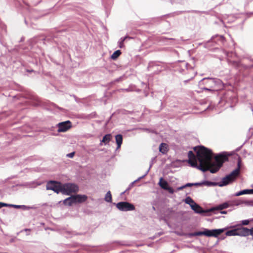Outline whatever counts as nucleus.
Masks as SVG:
<instances>
[{
  "label": "nucleus",
  "mask_w": 253,
  "mask_h": 253,
  "mask_svg": "<svg viewBox=\"0 0 253 253\" xmlns=\"http://www.w3.org/2000/svg\"><path fill=\"white\" fill-rule=\"evenodd\" d=\"M194 150L196 152L198 156L204 158L207 167H203L201 164L198 165L196 162L190 160H188L187 162L190 167L196 168L203 172L210 171L211 173H215L223 166L225 162L228 161V154L226 151L216 154L214 157V160L212 161L214 154L211 149L203 145H199L195 147Z\"/></svg>",
  "instance_id": "1"
},
{
  "label": "nucleus",
  "mask_w": 253,
  "mask_h": 253,
  "mask_svg": "<svg viewBox=\"0 0 253 253\" xmlns=\"http://www.w3.org/2000/svg\"><path fill=\"white\" fill-rule=\"evenodd\" d=\"M79 190L78 185L74 183L66 182L62 183V194L69 196L73 193H77Z\"/></svg>",
  "instance_id": "2"
},
{
  "label": "nucleus",
  "mask_w": 253,
  "mask_h": 253,
  "mask_svg": "<svg viewBox=\"0 0 253 253\" xmlns=\"http://www.w3.org/2000/svg\"><path fill=\"white\" fill-rule=\"evenodd\" d=\"M242 203V202L238 200L228 201L209 208V211H211L224 210L230 207L239 206Z\"/></svg>",
  "instance_id": "3"
},
{
  "label": "nucleus",
  "mask_w": 253,
  "mask_h": 253,
  "mask_svg": "<svg viewBox=\"0 0 253 253\" xmlns=\"http://www.w3.org/2000/svg\"><path fill=\"white\" fill-rule=\"evenodd\" d=\"M221 81L215 78H206L202 79L200 82L201 85H206L207 87H205L203 89L205 90H211L215 86L219 84Z\"/></svg>",
  "instance_id": "4"
},
{
  "label": "nucleus",
  "mask_w": 253,
  "mask_h": 253,
  "mask_svg": "<svg viewBox=\"0 0 253 253\" xmlns=\"http://www.w3.org/2000/svg\"><path fill=\"white\" fill-rule=\"evenodd\" d=\"M62 183L58 180H50L47 181L46 189L52 190L56 194L62 193Z\"/></svg>",
  "instance_id": "5"
},
{
  "label": "nucleus",
  "mask_w": 253,
  "mask_h": 253,
  "mask_svg": "<svg viewBox=\"0 0 253 253\" xmlns=\"http://www.w3.org/2000/svg\"><path fill=\"white\" fill-rule=\"evenodd\" d=\"M113 205H115L116 208L122 211H133L135 209L134 205L127 201H121L117 203H114Z\"/></svg>",
  "instance_id": "6"
},
{
  "label": "nucleus",
  "mask_w": 253,
  "mask_h": 253,
  "mask_svg": "<svg viewBox=\"0 0 253 253\" xmlns=\"http://www.w3.org/2000/svg\"><path fill=\"white\" fill-rule=\"evenodd\" d=\"M227 228L210 229L205 228V236L208 237L218 238L222 233L225 231Z\"/></svg>",
  "instance_id": "7"
},
{
  "label": "nucleus",
  "mask_w": 253,
  "mask_h": 253,
  "mask_svg": "<svg viewBox=\"0 0 253 253\" xmlns=\"http://www.w3.org/2000/svg\"><path fill=\"white\" fill-rule=\"evenodd\" d=\"M238 236L241 237H246L249 235L252 236L253 234V227L250 229L245 227L242 225H238Z\"/></svg>",
  "instance_id": "8"
},
{
  "label": "nucleus",
  "mask_w": 253,
  "mask_h": 253,
  "mask_svg": "<svg viewBox=\"0 0 253 253\" xmlns=\"http://www.w3.org/2000/svg\"><path fill=\"white\" fill-rule=\"evenodd\" d=\"M191 209L194 211L195 213L199 214L202 215H211L210 211H209V209L204 210L199 204H198L196 203L193 205V207L191 208Z\"/></svg>",
  "instance_id": "9"
},
{
  "label": "nucleus",
  "mask_w": 253,
  "mask_h": 253,
  "mask_svg": "<svg viewBox=\"0 0 253 253\" xmlns=\"http://www.w3.org/2000/svg\"><path fill=\"white\" fill-rule=\"evenodd\" d=\"M224 228H227L225 230V236H238V225L234 224L232 225H228Z\"/></svg>",
  "instance_id": "10"
},
{
  "label": "nucleus",
  "mask_w": 253,
  "mask_h": 253,
  "mask_svg": "<svg viewBox=\"0 0 253 253\" xmlns=\"http://www.w3.org/2000/svg\"><path fill=\"white\" fill-rule=\"evenodd\" d=\"M114 248L113 244L93 247L92 251L96 252H107L112 250Z\"/></svg>",
  "instance_id": "11"
},
{
  "label": "nucleus",
  "mask_w": 253,
  "mask_h": 253,
  "mask_svg": "<svg viewBox=\"0 0 253 253\" xmlns=\"http://www.w3.org/2000/svg\"><path fill=\"white\" fill-rule=\"evenodd\" d=\"M236 180V178H232L228 174L222 177L221 181L218 182V186L224 187L231 184Z\"/></svg>",
  "instance_id": "12"
},
{
  "label": "nucleus",
  "mask_w": 253,
  "mask_h": 253,
  "mask_svg": "<svg viewBox=\"0 0 253 253\" xmlns=\"http://www.w3.org/2000/svg\"><path fill=\"white\" fill-rule=\"evenodd\" d=\"M75 199V205L82 204L85 202L87 199V196L84 194H74Z\"/></svg>",
  "instance_id": "13"
},
{
  "label": "nucleus",
  "mask_w": 253,
  "mask_h": 253,
  "mask_svg": "<svg viewBox=\"0 0 253 253\" xmlns=\"http://www.w3.org/2000/svg\"><path fill=\"white\" fill-rule=\"evenodd\" d=\"M113 138L112 135L111 133H107L104 135L102 139L100 140V142L99 145L100 146L106 145H107L110 141H112Z\"/></svg>",
  "instance_id": "14"
},
{
  "label": "nucleus",
  "mask_w": 253,
  "mask_h": 253,
  "mask_svg": "<svg viewBox=\"0 0 253 253\" xmlns=\"http://www.w3.org/2000/svg\"><path fill=\"white\" fill-rule=\"evenodd\" d=\"M241 163V160L240 158L238 159L237 167L234 170L231 171L228 175L232 178H236L235 176H237L239 172L240 168V164Z\"/></svg>",
  "instance_id": "15"
},
{
  "label": "nucleus",
  "mask_w": 253,
  "mask_h": 253,
  "mask_svg": "<svg viewBox=\"0 0 253 253\" xmlns=\"http://www.w3.org/2000/svg\"><path fill=\"white\" fill-rule=\"evenodd\" d=\"M70 196L65 199L62 202L65 206L71 207L75 205V197L74 195H70Z\"/></svg>",
  "instance_id": "16"
},
{
  "label": "nucleus",
  "mask_w": 253,
  "mask_h": 253,
  "mask_svg": "<svg viewBox=\"0 0 253 253\" xmlns=\"http://www.w3.org/2000/svg\"><path fill=\"white\" fill-rule=\"evenodd\" d=\"M201 231H199L194 232H189L186 234V236L188 238H192L195 236H205V228H202Z\"/></svg>",
  "instance_id": "17"
},
{
  "label": "nucleus",
  "mask_w": 253,
  "mask_h": 253,
  "mask_svg": "<svg viewBox=\"0 0 253 253\" xmlns=\"http://www.w3.org/2000/svg\"><path fill=\"white\" fill-rule=\"evenodd\" d=\"M42 182H39L36 180L32 181L26 182V188L34 189L36 188L37 186L42 185Z\"/></svg>",
  "instance_id": "18"
},
{
  "label": "nucleus",
  "mask_w": 253,
  "mask_h": 253,
  "mask_svg": "<svg viewBox=\"0 0 253 253\" xmlns=\"http://www.w3.org/2000/svg\"><path fill=\"white\" fill-rule=\"evenodd\" d=\"M244 194L253 195V189H245L235 193L233 195L238 197Z\"/></svg>",
  "instance_id": "19"
},
{
  "label": "nucleus",
  "mask_w": 253,
  "mask_h": 253,
  "mask_svg": "<svg viewBox=\"0 0 253 253\" xmlns=\"http://www.w3.org/2000/svg\"><path fill=\"white\" fill-rule=\"evenodd\" d=\"M115 138L116 143L117 144L116 150H117L121 148L123 140V135L121 134H118L115 135Z\"/></svg>",
  "instance_id": "20"
},
{
  "label": "nucleus",
  "mask_w": 253,
  "mask_h": 253,
  "mask_svg": "<svg viewBox=\"0 0 253 253\" xmlns=\"http://www.w3.org/2000/svg\"><path fill=\"white\" fill-rule=\"evenodd\" d=\"M148 171H146L144 175L138 177L137 179H136L134 181H133V182H131L129 184L128 187L126 189V191H128L130 190L133 187V186H134V185L135 183L138 182L141 179L144 178L148 174Z\"/></svg>",
  "instance_id": "21"
},
{
  "label": "nucleus",
  "mask_w": 253,
  "mask_h": 253,
  "mask_svg": "<svg viewBox=\"0 0 253 253\" xmlns=\"http://www.w3.org/2000/svg\"><path fill=\"white\" fill-rule=\"evenodd\" d=\"M12 208H14L16 209H21L23 210H29L30 209H33L35 208L33 206H28L26 205H12Z\"/></svg>",
  "instance_id": "22"
},
{
  "label": "nucleus",
  "mask_w": 253,
  "mask_h": 253,
  "mask_svg": "<svg viewBox=\"0 0 253 253\" xmlns=\"http://www.w3.org/2000/svg\"><path fill=\"white\" fill-rule=\"evenodd\" d=\"M183 201L186 204L189 205L190 208L193 207V205L196 203L194 200L190 196H187Z\"/></svg>",
  "instance_id": "23"
},
{
  "label": "nucleus",
  "mask_w": 253,
  "mask_h": 253,
  "mask_svg": "<svg viewBox=\"0 0 253 253\" xmlns=\"http://www.w3.org/2000/svg\"><path fill=\"white\" fill-rule=\"evenodd\" d=\"M138 129H141L143 131L148 132L156 133V131L152 129L150 127H133L132 129H128L127 131H133Z\"/></svg>",
  "instance_id": "24"
},
{
  "label": "nucleus",
  "mask_w": 253,
  "mask_h": 253,
  "mask_svg": "<svg viewBox=\"0 0 253 253\" xmlns=\"http://www.w3.org/2000/svg\"><path fill=\"white\" fill-rule=\"evenodd\" d=\"M158 184L163 189H166L168 186V182L163 177H160Z\"/></svg>",
  "instance_id": "25"
},
{
  "label": "nucleus",
  "mask_w": 253,
  "mask_h": 253,
  "mask_svg": "<svg viewBox=\"0 0 253 253\" xmlns=\"http://www.w3.org/2000/svg\"><path fill=\"white\" fill-rule=\"evenodd\" d=\"M204 186L208 187L216 186H218V182L208 180H204Z\"/></svg>",
  "instance_id": "26"
},
{
  "label": "nucleus",
  "mask_w": 253,
  "mask_h": 253,
  "mask_svg": "<svg viewBox=\"0 0 253 253\" xmlns=\"http://www.w3.org/2000/svg\"><path fill=\"white\" fill-rule=\"evenodd\" d=\"M159 151L163 154H166L168 151L167 145L164 143H162L159 146Z\"/></svg>",
  "instance_id": "27"
},
{
  "label": "nucleus",
  "mask_w": 253,
  "mask_h": 253,
  "mask_svg": "<svg viewBox=\"0 0 253 253\" xmlns=\"http://www.w3.org/2000/svg\"><path fill=\"white\" fill-rule=\"evenodd\" d=\"M72 126V123L70 121H67L59 123L56 125V126Z\"/></svg>",
  "instance_id": "28"
},
{
  "label": "nucleus",
  "mask_w": 253,
  "mask_h": 253,
  "mask_svg": "<svg viewBox=\"0 0 253 253\" xmlns=\"http://www.w3.org/2000/svg\"><path fill=\"white\" fill-rule=\"evenodd\" d=\"M104 200L108 203H111L112 201V194L110 191H108L105 194Z\"/></svg>",
  "instance_id": "29"
},
{
  "label": "nucleus",
  "mask_w": 253,
  "mask_h": 253,
  "mask_svg": "<svg viewBox=\"0 0 253 253\" xmlns=\"http://www.w3.org/2000/svg\"><path fill=\"white\" fill-rule=\"evenodd\" d=\"M174 213H175V211L172 208H168L166 211V215L168 218Z\"/></svg>",
  "instance_id": "30"
},
{
  "label": "nucleus",
  "mask_w": 253,
  "mask_h": 253,
  "mask_svg": "<svg viewBox=\"0 0 253 253\" xmlns=\"http://www.w3.org/2000/svg\"><path fill=\"white\" fill-rule=\"evenodd\" d=\"M192 186V184H191V183H190V182L186 183L185 184H183L180 186L177 187L176 188V191L182 190L184 188H186L187 187H190Z\"/></svg>",
  "instance_id": "31"
},
{
  "label": "nucleus",
  "mask_w": 253,
  "mask_h": 253,
  "mask_svg": "<svg viewBox=\"0 0 253 253\" xmlns=\"http://www.w3.org/2000/svg\"><path fill=\"white\" fill-rule=\"evenodd\" d=\"M240 223H239L236 224V225H242V226H243V225H248V224H249V223L252 222V220L251 218L244 219L241 220V221H240Z\"/></svg>",
  "instance_id": "32"
},
{
  "label": "nucleus",
  "mask_w": 253,
  "mask_h": 253,
  "mask_svg": "<svg viewBox=\"0 0 253 253\" xmlns=\"http://www.w3.org/2000/svg\"><path fill=\"white\" fill-rule=\"evenodd\" d=\"M121 51L120 50H117L111 55V58L113 60H115L121 55Z\"/></svg>",
  "instance_id": "33"
},
{
  "label": "nucleus",
  "mask_w": 253,
  "mask_h": 253,
  "mask_svg": "<svg viewBox=\"0 0 253 253\" xmlns=\"http://www.w3.org/2000/svg\"><path fill=\"white\" fill-rule=\"evenodd\" d=\"M25 187L26 188V182H22V183H18L15 185H13L12 187H11V188L12 190H17V189H16V187Z\"/></svg>",
  "instance_id": "34"
},
{
  "label": "nucleus",
  "mask_w": 253,
  "mask_h": 253,
  "mask_svg": "<svg viewBox=\"0 0 253 253\" xmlns=\"http://www.w3.org/2000/svg\"><path fill=\"white\" fill-rule=\"evenodd\" d=\"M228 212L227 211H224L223 210H217L215 211H211V213L216 214L217 213H220L221 214H227Z\"/></svg>",
  "instance_id": "35"
},
{
  "label": "nucleus",
  "mask_w": 253,
  "mask_h": 253,
  "mask_svg": "<svg viewBox=\"0 0 253 253\" xmlns=\"http://www.w3.org/2000/svg\"><path fill=\"white\" fill-rule=\"evenodd\" d=\"M127 38H130V37H126L125 38H124L123 39L121 38V41L119 42V47L120 48H123L125 47V45H124V42L125 41V40Z\"/></svg>",
  "instance_id": "36"
},
{
  "label": "nucleus",
  "mask_w": 253,
  "mask_h": 253,
  "mask_svg": "<svg viewBox=\"0 0 253 253\" xmlns=\"http://www.w3.org/2000/svg\"><path fill=\"white\" fill-rule=\"evenodd\" d=\"M165 190H167L170 194H173L174 193L177 192L178 191H176V189L174 190L172 187L169 186H168Z\"/></svg>",
  "instance_id": "37"
},
{
  "label": "nucleus",
  "mask_w": 253,
  "mask_h": 253,
  "mask_svg": "<svg viewBox=\"0 0 253 253\" xmlns=\"http://www.w3.org/2000/svg\"><path fill=\"white\" fill-rule=\"evenodd\" d=\"M188 160H191L192 159H195V156L194 155L193 152L192 151H188Z\"/></svg>",
  "instance_id": "38"
},
{
  "label": "nucleus",
  "mask_w": 253,
  "mask_h": 253,
  "mask_svg": "<svg viewBox=\"0 0 253 253\" xmlns=\"http://www.w3.org/2000/svg\"><path fill=\"white\" fill-rule=\"evenodd\" d=\"M156 161V157H153L152 159H151V160L150 161V166H149V168L146 171H149L150 169L152 168L153 165L154 164V163H155Z\"/></svg>",
  "instance_id": "39"
},
{
  "label": "nucleus",
  "mask_w": 253,
  "mask_h": 253,
  "mask_svg": "<svg viewBox=\"0 0 253 253\" xmlns=\"http://www.w3.org/2000/svg\"><path fill=\"white\" fill-rule=\"evenodd\" d=\"M12 205L0 202V209L2 207H12Z\"/></svg>",
  "instance_id": "40"
},
{
  "label": "nucleus",
  "mask_w": 253,
  "mask_h": 253,
  "mask_svg": "<svg viewBox=\"0 0 253 253\" xmlns=\"http://www.w3.org/2000/svg\"><path fill=\"white\" fill-rule=\"evenodd\" d=\"M58 129H57V131L58 132H66L68 130H69V129L71 128V127H58Z\"/></svg>",
  "instance_id": "41"
},
{
  "label": "nucleus",
  "mask_w": 253,
  "mask_h": 253,
  "mask_svg": "<svg viewBox=\"0 0 253 253\" xmlns=\"http://www.w3.org/2000/svg\"><path fill=\"white\" fill-rule=\"evenodd\" d=\"M253 135V127H250L247 133V137L250 138Z\"/></svg>",
  "instance_id": "42"
},
{
  "label": "nucleus",
  "mask_w": 253,
  "mask_h": 253,
  "mask_svg": "<svg viewBox=\"0 0 253 253\" xmlns=\"http://www.w3.org/2000/svg\"><path fill=\"white\" fill-rule=\"evenodd\" d=\"M191 184H192V186H204V180L200 181V182L191 183Z\"/></svg>",
  "instance_id": "43"
},
{
  "label": "nucleus",
  "mask_w": 253,
  "mask_h": 253,
  "mask_svg": "<svg viewBox=\"0 0 253 253\" xmlns=\"http://www.w3.org/2000/svg\"><path fill=\"white\" fill-rule=\"evenodd\" d=\"M75 152L73 151L66 155V157L70 158H73L75 155Z\"/></svg>",
  "instance_id": "44"
},
{
  "label": "nucleus",
  "mask_w": 253,
  "mask_h": 253,
  "mask_svg": "<svg viewBox=\"0 0 253 253\" xmlns=\"http://www.w3.org/2000/svg\"><path fill=\"white\" fill-rule=\"evenodd\" d=\"M31 231V229H29V228H25L24 229V230H21L20 232H17V235H18L20 233V232H22L23 231H26V232H30Z\"/></svg>",
  "instance_id": "45"
},
{
  "label": "nucleus",
  "mask_w": 253,
  "mask_h": 253,
  "mask_svg": "<svg viewBox=\"0 0 253 253\" xmlns=\"http://www.w3.org/2000/svg\"><path fill=\"white\" fill-rule=\"evenodd\" d=\"M226 236H225V235L221 236L220 237H218V240H224L226 238Z\"/></svg>",
  "instance_id": "46"
},
{
  "label": "nucleus",
  "mask_w": 253,
  "mask_h": 253,
  "mask_svg": "<svg viewBox=\"0 0 253 253\" xmlns=\"http://www.w3.org/2000/svg\"><path fill=\"white\" fill-rule=\"evenodd\" d=\"M155 238H156V236H153V237H151L150 238H151V239H152V240H154V239H155Z\"/></svg>",
  "instance_id": "47"
},
{
  "label": "nucleus",
  "mask_w": 253,
  "mask_h": 253,
  "mask_svg": "<svg viewBox=\"0 0 253 253\" xmlns=\"http://www.w3.org/2000/svg\"><path fill=\"white\" fill-rule=\"evenodd\" d=\"M152 209H153L154 211H156V208H155L154 206H152Z\"/></svg>",
  "instance_id": "48"
},
{
  "label": "nucleus",
  "mask_w": 253,
  "mask_h": 253,
  "mask_svg": "<svg viewBox=\"0 0 253 253\" xmlns=\"http://www.w3.org/2000/svg\"><path fill=\"white\" fill-rule=\"evenodd\" d=\"M126 192V190H125V191H124L123 192H122V193H121V195L124 194V193H125V192Z\"/></svg>",
  "instance_id": "49"
},
{
  "label": "nucleus",
  "mask_w": 253,
  "mask_h": 253,
  "mask_svg": "<svg viewBox=\"0 0 253 253\" xmlns=\"http://www.w3.org/2000/svg\"><path fill=\"white\" fill-rule=\"evenodd\" d=\"M30 233L29 232H27L26 235H29Z\"/></svg>",
  "instance_id": "50"
},
{
  "label": "nucleus",
  "mask_w": 253,
  "mask_h": 253,
  "mask_svg": "<svg viewBox=\"0 0 253 253\" xmlns=\"http://www.w3.org/2000/svg\"><path fill=\"white\" fill-rule=\"evenodd\" d=\"M251 220H252V222H253V218H251Z\"/></svg>",
  "instance_id": "51"
},
{
  "label": "nucleus",
  "mask_w": 253,
  "mask_h": 253,
  "mask_svg": "<svg viewBox=\"0 0 253 253\" xmlns=\"http://www.w3.org/2000/svg\"><path fill=\"white\" fill-rule=\"evenodd\" d=\"M240 148H238V149H237V151H238L239 150Z\"/></svg>",
  "instance_id": "52"
},
{
  "label": "nucleus",
  "mask_w": 253,
  "mask_h": 253,
  "mask_svg": "<svg viewBox=\"0 0 253 253\" xmlns=\"http://www.w3.org/2000/svg\"><path fill=\"white\" fill-rule=\"evenodd\" d=\"M200 162H202V160L201 159L200 160Z\"/></svg>",
  "instance_id": "53"
},
{
  "label": "nucleus",
  "mask_w": 253,
  "mask_h": 253,
  "mask_svg": "<svg viewBox=\"0 0 253 253\" xmlns=\"http://www.w3.org/2000/svg\"><path fill=\"white\" fill-rule=\"evenodd\" d=\"M159 235H161V233H158Z\"/></svg>",
  "instance_id": "54"
},
{
  "label": "nucleus",
  "mask_w": 253,
  "mask_h": 253,
  "mask_svg": "<svg viewBox=\"0 0 253 253\" xmlns=\"http://www.w3.org/2000/svg\"><path fill=\"white\" fill-rule=\"evenodd\" d=\"M251 186H252V187H253V184H252V185H251Z\"/></svg>",
  "instance_id": "55"
},
{
  "label": "nucleus",
  "mask_w": 253,
  "mask_h": 253,
  "mask_svg": "<svg viewBox=\"0 0 253 253\" xmlns=\"http://www.w3.org/2000/svg\"><path fill=\"white\" fill-rule=\"evenodd\" d=\"M120 253H124V252H121Z\"/></svg>",
  "instance_id": "56"
},
{
  "label": "nucleus",
  "mask_w": 253,
  "mask_h": 253,
  "mask_svg": "<svg viewBox=\"0 0 253 253\" xmlns=\"http://www.w3.org/2000/svg\"><path fill=\"white\" fill-rule=\"evenodd\" d=\"M252 237H253V235H252Z\"/></svg>",
  "instance_id": "57"
}]
</instances>
